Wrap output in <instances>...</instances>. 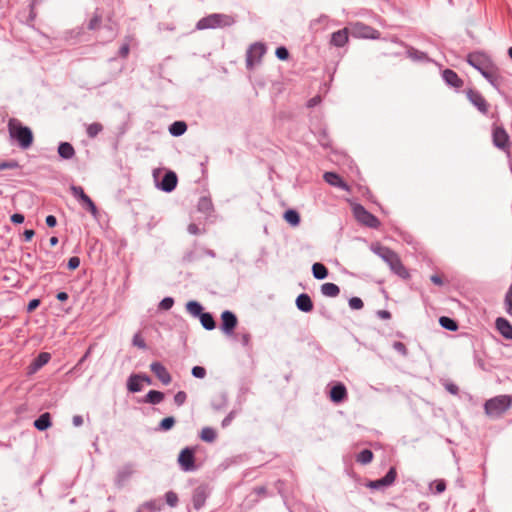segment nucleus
<instances>
[{"label": "nucleus", "mask_w": 512, "mask_h": 512, "mask_svg": "<svg viewBox=\"0 0 512 512\" xmlns=\"http://www.w3.org/2000/svg\"><path fill=\"white\" fill-rule=\"evenodd\" d=\"M393 348L403 356L407 355V348L404 343L399 341L394 342Z\"/></svg>", "instance_id": "603ef678"}, {"label": "nucleus", "mask_w": 512, "mask_h": 512, "mask_svg": "<svg viewBox=\"0 0 512 512\" xmlns=\"http://www.w3.org/2000/svg\"><path fill=\"white\" fill-rule=\"evenodd\" d=\"M443 79L445 82L455 88H460L463 86L462 79L451 69H445L443 71Z\"/></svg>", "instance_id": "4be33fe9"}, {"label": "nucleus", "mask_w": 512, "mask_h": 512, "mask_svg": "<svg viewBox=\"0 0 512 512\" xmlns=\"http://www.w3.org/2000/svg\"><path fill=\"white\" fill-rule=\"evenodd\" d=\"M496 328L506 339H512V325L505 318H497Z\"/></svg>", "instance_id": "aec40b11"}, {"label": "nucleus", "mask_w": 512, "mask_h": 512, "mask_svg": "<svg viewBox=\"0 0 512 512\" xmlns=\"http://www.w3.org/2000/svg\"><path fill=\"white\" fill-rule=\"evenodd\" d=\"M202 326L207 330H213L216 327L213 316L208 312H203L200 316Z\"/></svg>", "instance_id": "c756f323"}, {"label": "nucleus", "mask_w": 512, "mask_h": 512, "mask_svg": "<svg viewBox=\"0 0 512 512\" xmlns=\"http://www.w3.org/2000/svg\"><path fill=\"white\" fill-rule=\"evenodd\" d=\"M431 281L435 284V285H438V286H441L443 285V280H442V277L440 275H432L431 276Z\"/></svg>", "instance_id": "052dcab7"}, {"label": "nucleus", "mask_w": 512, "mask_h": 512, "mask_svg": "<svg viewBox=\"0 0 512 512\" xmlns=\"http://www.w3.org/2000/svg\"><path fill=\"white\" fill-rule=\"evenodd\" d=\"M186 309L191 315L195 317H199L203 313L202 306L196 301H189L186 305Z\"/></svg>", "instance_id": "f704fd0d"}, {"label": "nucleus", "mask_w": 512, "mask_h": 512, "mask_svg": "<svg viewBox=\"0 0 512 512\" xmlns=\"http://www.w3.org/2000/svg\"><path fill=\"white\" fill-rule=\"evenodd\" d=\"M512 405V398L508 395H499L485 402L484 409L491 418L501 417Z\"/></svg>", "instance_id": "20e7f679"}, {"label": "nucleus", "mask_w": 512, "mask_h": 512, "mask_svg": "<svg viewBox=\"0 0 512 512\" xmlns=\"http://www.w3.org/2000/svg\"><path fill=\"white\" fill-rule=\"evenodd\" d=\"M166 502L169 506L174 507L178 502V496L176 493L169 491L165 495Z\"/></svg>", "instance_id": "37998d69"}, {"label": "nucleus", "mask_w": 512, "mask_h": 512, "mask_svg": "<svg viewBox=\"0 0 512 512\" xmlns=\"http://www.w3.org/2000/svg\"><path fill=\"white\" fill-rule=\"evenodd\" d=\"M34 235H35V232L32 229L25 230L23 233L25 241H30Z\"/></svg>", "instance_id": "680f3d73"}, {"label": "nucleus", "mask_w": 512, "mask_h": 512, "mask_svg": "<svg viewBox=\"0 0 512 512\" xmlns=\"http://www.w3.org/2000/svg\"><path fill=\"white\" fill-rule=\"evenodd\" d=\"M8 131L10 137L15 139L23 149H27L32 145L34 138L31 129L23 126L18 119H9Z\"/></svg>", "instance_id": "f03ea898"}, {"label": "nucleus", "mask_w": 512, "mask_h": 512, "mask_svg": "<svg viewBox=\"0 0 512 512\" xmlns=\"http://www.w3.org/2000/svg\"><path fill=\"white\" fill-rule=\"evenodd\" d=\"M187 399V395L184 391H179L175 396H174V402L178 405V406H181L182 404H184V402L186 401Z\"/></svg>", "instance_id": "09e8293b"}, {"label": "nucleus", "mask_w": 512, "mask_h": 512, "mask_svg": "<svg viewBox=\"0 0 512 512\" xmlns=\"http://www.w3.org/2000/svg\"><path fill=\"white\" fill-rule=\"evenodd\" d=\"M313 276L316 279H324L328 275L327 268L321 263H314L312 266Z\"/></svg>", "instance_id": "2f4dec72"}, {"label": "nucleus", "mask_w": 512, "mask_h": 512, "mask_svg": "<svg viewBox=\"0 0 512 512\" xmlns=\"http://www.w3.org/2000/svg\"><path fill=\"white\" fill-rule=\"evenodd\" d=\"M323 178L328 184L332 186L341 188L346 191L350 190L349 186L342 180V178L334 172H326L323 175Z\"/></svg>", "instance_id": "6ab92c4d"}, {"label": "nucleus", "mask_w": 512, "mask_h": 512, "mask_svg": "<svg viewBox=\"0 0 512 512\" xmlns=\"http://www.w3.org/2000/svg\"><path fill=\"white\" fill-rule=\"evenodd\" d=\"M296 306L303 312H311L313 310V302L308 294H300L296 299Z\"/></svg>", "instance_id": "b1692460"}, {"label": "nucleus", "mask_w": 512, "mask_h": 512, "mask_svg": "<svg viewBox=\"0 0 512 512\" xmlns=\"http://www.w3.org/2000/svg\"><path fill=\"white\" fill-rule=\"evenodd\" d=\"M238 323L237 317L231 311H224L221 314V330L226 335H231Z\"/></svg>", "instance_id": "f8f14e48"}, {"label": "nucleus", "mask_w": 512, "mask_h": 512, "mask_svg": "<svg viewBox=\"0 0 512 512\" xmlns=\"http://www.w3.org/2000/svg\"><path fill=\"white\" fill-rule=\"evenodd\" d=\"M265 53V46L261 43H255L251 45L247 52L246 62L249 68H252L254 64L260 62L261 58Z\"/></svg>", "instance_id": "9b49d317"}, {"label": "nucleus", "mask_w": 512, "mask_h": 512, "mask_svg": "<svg viewBox=\"0 0 512 512\" xmlns=\"http://www.w3.org/2000/svg\"><path fill=\"white\" fill-rule=\"evenodd\" d=\"M349 39V30L348 28H343L334 32L331 36L330 43L336 47H343Z\"/></svg>", "instance_id": "a211bd4d"}, {"label": "nucleus", "mask_w": 512, "mask_h": 512, "mask_svg": "<svg viewBox=\"0 0 512 512\" xmlns=\"http://www.w3.org/2000/svg\"><path fill=\"white\" fill-rule=\"evenodd\" d=\"M19 167V164L17 161H8V162H0V170L5 169H16Z\"/></svg>", "instance_id": "de8ad7c7"}, {"label": "nucleus", "mask_w": 512, "mask_h": 512, "mask_svg": "<svg viewBox=\"0 0 512 512\" xmlns=\"http://www.w3.org/2000/svg\"><path fill=\"white\" fill-rule=\"evenodd\" d=\"M363 305H364L363 301L358 297H353L349 300V306L352 309L359 310V309L363 308Z\"/></svg>", "instance_id": "a18cd8bd"}, {"label": "nucleus", "mask_w": 512, "mask_h": 512, "mask_svg": "<svg viewBox=\"0 0 512 512\" xmlns=\"http://www.w3.org/2000/svg\"><path fill=\"white\" fill-rule=\"evenodd\" d=\"M133 38L132 37H128L127 38V41L122 45V47L120 48L119 50V55L123 58H126L129 54V51H130V47H129V42L132 41Z\"/></svg>", "instance_id": "c03bdc74"}, {"label": "nucleus", "mask_w": 512, "mask_h": 512, "mask_svg": "<svg viewBox=\"0 0 512 512\" xmlns=\"http://www.w3.org/2000/svg\"><path fill=\"white\" fill-rule=\"evenodd\" d=\"M150 369L164 385H168L171 382L172 378L170 373L160 362L151 363Z\"/></svg>", "instance_id": "2eb2a0df"}, {"label": "nucleus", "mask_w": 512, "mask_h": 512, "mask_svg": "<svg viewBox=\"0 0 512 512\" xmlns=\"http://www.w3.org/2000/svg\"><path fill=\"white\" fill-rule=\"evenodd\" d=\"M321 292L327 297H336L339 295L340 289L336 284L327 282L321 286Z\"/></svg>", "instance_id": "cd10ccee"}, {"label": "nucleus", "mask_w": 512, "mask_h": 512, "mask_svg": "<svg viewBox=\"0 0 512 512\" xmlns=\"http://www.w3.org/2000/svg\"><path fill=\"white\" fill-rule=\"evenodd\" d=\"M353 214L356 220L370 228H378L380 221L370 212H368L362 205L353 206Z\"/></svg>", "instance_id": "423d86ee"}, {"label": "nucleus", "mask_w": 512, "mask_h": 512, "mask_svg": "<svg viewBox=\"0 0 512 512\" xmlns=\"http://www.w3.org/2000/svg\"><path fill=\"white\" fill-rule=\"evenodd\" d=\"M234 23V18L225 14H211L202 18L197 23V28L200 30L209 28H222L230 26Z\"/></svg>", "instance_id": "39448f33"}, {"label": "nucleus", "mask_w": 512, "mask_h": 512, "mask_svg": "<svg viewBox=\"0 0 512 512\" xmlns=\"http://www.w3.org/2000/svg\"><path fill=\"white\" fill-rule=\"evenodd\" d=\"M141 375H132L128 381V389L131 392L141 391L142 386L140 384Z\"/></svg>", "instance_id": "72a5a7b5"}, {"label": "nucleus", "mask_w": 512, "mask_h": 512, "mask_svg": "<svg viewBox=\"0 0 512 512\" xmlns=\"http://www.w3.org/2000/svg\"><path fill=\"white\" fill-rule=\"evenodd\" d=\"M52 425L50 413H43L38 419L34 421V426L39 431H44Z\"/></svg>", "instance_id": "393cba45"}, {"label": "nucleus", "mask_w": 512, "mask_h": 512, "mask_svg": "<svg viewBox=\"0 0 512 512\" xmlns=\"http://www.w3.org/2000/svg\"><path fill=\"white\" fill-rule=\"evenodd\" d=\"M101 16L95 14L90 20H89V23H88V29L89 30H95V29H98L100 27V24H101Z\"/></svg>", "instance_id": "a19ab883"}, {"label": "nucleus", "mask_w": 512, "mask_h": 512, "mask_svg": "<svg viewBox=\"0 0 512 512\" xmlns=\"http://www.w3.org/2000/svg\"><path fill=\"white\" fill-rule=\"evenodd\" d=\"M45 221H46V224H47L49 227H54V226H56V224H57L56 217H55V216H53V215H48V216L46 217V220H45Z\"/></svg>", "instance_id": "bf43d9fd"}, {"label": "nucleus", "mask_w": 512, "mask_h": 512, "mask_svg": "<svg viewBox=\"0 0 512 512\" xmlns=\"http://www.w3.org/2000/svg\"><path fill=\"white\" fill-rule=\"evenodd\" d=\"M70 191L74 197H77L79 201L86 207V209L94 216L97 215V207L92 199L84 192L81 186H71Z\"/></svg>", "instance_id": "1a4fd4ad"}, {"label": "nucleus", "mask_w": 512, "mask_h": 512, "mask_svg": "<svg viewBox=\"0 0 512 512\" xmlns=\"http://www.w3.org/2000/svg\"><path fill=\"white\" fill-rule=\"evenodd\" d=\"M373 251L381 257L397 275L402 278L409 276L408 271L402 265L400 258L394 251L384 246H376Z\"/></svg>", "instance_id": "7ed1b4c3"}, {"label": "nucleus", "mask_w": 512, "mask_h": 512, "mask_svg": "<svg viewBox=\"0 0 512 512\" xmlns=\"http://www.w3.org/2000/svg\"><path fill=\"white\" fill-rule=\"evenodd\" d=\"M373 459V453L371 450L365 449L361 451L357 456V461L361 464H368Z\"/></svg>", "instance_id": "58836bf2"}, {"label": "nucleus", "mask_w": 512, "mask_h": 512, "mask_svg": "<svg viewBox=\"0 0 512 512\" xmlns=\"http://www.w3.org/2000/svg\"><path fill=\"white\" fill-rule=\"evenodd\" d=\"M200 438L205 442H213L216 438V432L214 429L209 427L203 428L200 434Z\"/></svg>", "instance_id": "4c0bfd02"}, {"label": "nucleus", "mask_w": 512, "mask_h": 512, "mask_svg": "<svg viewBox=\"0 0 512 512\" xmlns=\"http://www.w3.org/2000/svg\"><path fill=\"white\" fill-rule=\"evenodd\" d=\"M58 154L63 159H71L75 155V149L70 143L62 142L58 146Z\"/></svg>", "instance_id": "a878e982"}, {"label": "nucleus", "mask_w": 512, "mask_h": 512, "mask_svg": "<svg viewBox=\"0 0 512 512\" xmlns=\"http://www.w3.org/2000/svg\"><path fill=\"white\" fill-rule=\"evenodd\" d=\"M11 221L15 224H21L24 222V216L19 213H15L11 216Z\"/></svg>", "instance_id": "13d9d810"}, {"label": "nucleus", "mask_w": 512, "mask_h": 512, "mask_svg": "<svg viewBox=\"0 0 512 512\" xmlns=\"http://www.w3.org/2000/svg\"><path fill=\"white\" fill-rule=\"evenodd\" d=\"M396 477H397V471L394 467H391L390 470L388 471V473L385 475V477L375 480V481H371L368 484V487H370L372 489H378L383 486H390L394 483Z\"/></svg>", "instance_id": "4468645a"}, {"label": "nucleus", "mask_w": 512, "mask_h": 512, "mask_svg": "<svg viewBox=\"0 0 512 512\" xmlns=\"http://www.w3.org/2000/svg\"><path fill=\"white\" fill-rule=\"evenodd\" d=\"M51 358V355L47 352H42L40 353L37 358L34 359V361L31 363V369H32V372H35L37 371L38 369H40L42 366H44L45 364H47L49 362Z\"/></svg>", "instance_id": "bb28decb"}, {"label": "nucleus", "mask_w": 512, "mask_h": 512, "mask_svg": "<svg viewBox=\"0 0 512 512\" xmlns=\"http://www.w3.org/2000/svg\"><path fill=\"white\" fill-rule=\"evenodd\" d=\"M186 130H187V125L183 121H176L169 128V132L173 136H180V135L184 134Z\"/></svg>", "instance_id": "7c9ffc66"}, {"label": "nucleus", "mask_w": 512, "mask_h": 512, "mask_svg": "<svg viewBox=\"0 0 512 512\" xmlns=\"http://www.w3.org/2000/svg\"><path fill=\"white\" fill-rule=\"evenodd\" d=\"M40 305L39 299H33L28 303L27 311L30 313L34 311Z\"/></svg>", "instance_id": "4d7b16f0"}, {"label": "nucleus", "mask_w": 512, "mask_h": 512, "mask_svg": "<svg viewBox=\"0 0 512 512\" xmlns=\"http://www.w3.org/2000/svg\"><path fill=\"white\" fill-rule=\"evenodd\" d=\"M103 130V125L98 122L91 123L87 126L86 132L90 138H95Z\"/></svg>", "instance_id": "c9c22d12"}, {"label": "nucleus", "mask_w": 512, "mask_h": 512, "mask_svg": "<svg viewBox=\"0 0 512 512\" xmlns=\"http://www.w3.org/2000/svg\"><path fill=\"white\" fill-rule=\"evenodd\" d=\"M188 231L191 233V234H197L198 233V226L194 223L190 224L188 226Z\"/></svg>", "instance_id": "338daca9"}, {"label": "nucleus", "mask_w": 512, "mask_h": 512, "mask_svg": "<svg viewBox=\"0 0 512 512\" xmlns=\"http://www.w3.org/2000/svg\"><path fill=\"white\" fill-rule=\"evenodd\" d=\"M446 389H447L451 394H457V393H458V387H457L455 384H447V385H446Z\"/></svg>", "instance_id": "69168bd1"}, {"label": "nucleus", "mask_w": 512, "mask_h": 512, "mask_svg": "<svg viewBox=\"0 0 512 512\" xmlns=\"http://www.w3.org/2000/svg\"><path fill=\"white\" fill-rule=\"evenodd\" d=\"M275 53L280 60H287L289 57V52L285 47H278Z\"/></svg>", "instance_id": "8fccbe9b"}, {"label": "nucleus", "mask_w": 512, "mask_h": 512, "mask_svg": "<svg viewBox=\"0 0 512 512\" xmlns=\"http://www.w3.org/2000/svg\"><path fill=\"white\" fill-rule=\"evenodd\" d=\"M351 34L356 38H379V32L376 29L359 22L351 26Z\"/></svg>", "instance_id": "0eeeda50"}, {"label": "nucleus", "mask_w": 512, "mask_h": 512, "mask_svg": "<svg viewBox=\"0 0 512 512\" xmlns=\"http://www.w3.org/2000/svg\"><path fill=\"white\" fill-rule=\"evenodd\" d=\"M133 344L135 346H137L138 348H141V349H145L146 348L145 341H144V339L142 338V336L139 333L134 335V337H133Z\"/></svg>", "instance_id": "49530a36"}, {"label": "nucleus", "mask_w": 512, "mask_h": 512, "mask_svg": "<svg viewBox=\"0 0 512 512\" xmlns=\"http://www.w3.org/2000/svg\"><path fill=\"white\" fill-rule=\"evenodd\" d=\"M321 101V98L319 96H315L313 98H311L309 101H308V107H314L316 106L317 104H319Z\"/></svg>", "instance_id": "0e129e2a"}, {"label": "nucleus", "mask_w": 512, "mask_h": 512, "mask_svg": "<svg viewBox=\"0 0 512 512\" xmlns=\"http://www.w3.org/2000/svg\"><path fill=\"white\" fill-rule=\"evenodd\" d=\"M208 496L207 488L204 486L197 487L192 496V502L195 509H200L205 504L206 498Z\"/></svg>", "instance_id": "dca6fc26"}, {"label": "nucleus", "mask_w": 512, "mask_h": 512, "mask_svg": "<svg viewBox=\"0 0 512 512\" xmlns=\"http://www.w3.org/2000/svg\"><path fill=\"white\" fill-rule=\"evenodd\" d=\"M439 323L443 328L449 331H456L458 329L457 323L449 317L442 316L439 319Z\"/></svg>", "instance_id": "e433bc0d"}, {"label": "nucleus", "mask_w": 512, "mask_h": 512, "mask_svg": "<svg viewBox=\"0 0 512 512\" xmlns=\"http://www.w3.org/2000/svg\"><path fill=\"white\" fill-rule=\"evenodd\" d=\"M467 97L469 99V101L478 108V110L482 113H487L488 112V103L486 101V99L478 92V91H475V90H469L467 92Z\"/></svg>", "instance_id": "ddd939ff"}, {"label": "nucleus", "mask_w": 512, "mask_h": 512, "mask_svg": "<svg viewBox=\"0 0 512 512\" xmlns=\"http://www.w3.org/2000/svg\"><path fill=\"white\" fill-rule=\"evenodd\" d=\"M347 397V390L343 384H337L330 391V399L335 403L342 402Z\"/></svg>", "instance_id": "5701e85b"}, {"label": "nucleus", "mask_w": 512, "mask_h": 512, "mask_svg": "<svg viewBox=\"0 0 512 512\" xmlns=\"http://www.w3.org/2000/svg\"><path fill=\"white\" fill-rule=\"evenodd\" d=\"M174 304V301L172 298H164L161 302H160V308L164 309V310H169Z\"/></svg>", "instance_id": "864d4df0"}, {"label": "nucleus", "mask_w": 512, "mask_h": 512, "mask_svg": "<svg viewBox=\"0 0 512 512\" xmlns=\"http://www.w3.org/2000/svg\"><path fill=\"white\" fill-rule=\"evenodd\" d=\"M79 265H80V259H79L78 257H76V256L71 257V258L69 259V261H68V268H69L70 270H75V269H77V268L79 267Z\"/></svg>", "instance_id": "6e6d98bb"}, {"label": "nucleus", "mask_w": 512, "mask_h": 512, "mask_svg": "<svg viewBox=\"0 0 512 512\" xmlns=\"http://www.w3.org/2000/svg\"><path fill=\"white\" fill-rule=\"evenodd\" d=\"M505 305L507 313L512 316V285L509 287L505 296Z\"/></svg>", "instance_id": "ea45409f"}, {"label": "nucleus", "mask_w": 512, "mask_h": 512, "mask_svg": "<svg viewBox=\"0 0 512 512\" xmlns=\"http://www.w3.org/2000/svg\"><path fill=\"white\" fill-rule=\"evenodd\" d=\"M177 182V175L174 172L169 171L164 175L160 188L165 192H171L175 189Z\"/></svg>", "instance_id": "f3484780"}, {"label": "nucleus", "mask_w": 512, "mask_h": 512, "mask_svg": "<svg viewBox=\"0 0 512 512\" xmlns=\"http://www.w3.org/2000/svg\"><path fill=\"white\" fill-rule=\"evenodd\" d=\"M377 315L381 318V319H390L391 318V314L389 311L387 310H379L377 312Z\"/></svg>", "instance_id": "e2e57ef3"}, {"label": "nucleus", "mask_w": 512, "mask_h": 512, "mask_svg": "<svg viewBox=\"0 0 512 512\" xmlns=\"http://www.w3.org/2000/svg\"><path fill=\"white\" fill-rule=\"evenodd\" d=\"M56 297L59 301H66L68 299V294L66 292H59Z\"/></svg>", "instance_id": "774afa93"}, {"label": "nucleus", "mask_w": 512, "mask_h": 512, "mask_svg": "<svg viewBox=\"0 0 512 512\" xmlns=\"http://www.w3.org/2000/svg\"><path fill=\"white\" fill-rule=\"evenodd\" d=\"M134 473V467L132 464L123 465L118 471L116 475V482L119 485H122L126 480H128Z\"/></svg>", "instance_id": "412c9836"}, {"label": "nucleus", "mask_w": 512, "mask_h": 512, "mask_svg": "<svg viewBox=\"0 0 512 512\" xmlns=\"http://www.w3.org/2000/svg\"><path fill=\"white\" fill-rule=\"evenodd\" d=\"M434 485H435V493H437V494L444 492L446 489V484H445L444 480H436L434 482Z\"/></svg>", "instance_id": "5fc2aeb1"}, {"label": "nucleus", "mask_w": 512, "mask_h": 512, "mask_svg": "<svg viewBox=\"0 0 512 512\" xmlns=\"http://www.w3.org/2000/svg\"><path fill=\"white\" fill-rule=\"evenodd\" d=\"M284 220L292 226H298L300 223V215L296 210L289 209L283 215Z\"/></svg>", "instance_id": "c85d7f7f"}, {"label": "nucleus", "mask_w": 512, "mask_h": 512, "mask_svg": "<svg viewBox=\"0 0 512 512\" xmlns=\"http://www.w3.org/2000/svg\"><path fill=\"white\" fill-rule=\"evenodd\" d=\"M192 374L197 378H204L206 375V370L201 366H195L192 369Z\"/></svg>", "instance_id": "3c124183"}, {"label": "nucleus", "mask_w": 512, "mask_h": 512, "mask_svg": "<svg viewBox=\"0 0 512 512\" xmlns=\"http://www.w3.org/2000/svg\"><path fill=\"white\" fill-rule=\"evenodd\" d=\"M493 143L496 147L502 150H507L510 147L509 135L506 130L497 125H493L492 129Z\"/></svg>", "instance_id": "9d476101"}, {"label": "nucleus", "mask_w": 512, "mask_h": 512, "mask_svg": "<svg viewBox=\"0 0 512 512\" xmlns=\"http://www.w3.org/2000/svg\"><path fill=\"white\" fill-rule=\"evenodd\" d=\"M175 424V419L173 417H166L162 419L160 422V427L163 430H169L171 429Z\"/></svg>", "instance_id": "79ce46f5"}, {"label": "nucleus", "mask_w": 512, "mask_h": 512, "mask_svg": "<svg viewBox=\"0 0 512 512\" xmlns=\"http://www.w3.org/2000/svg\"><path fill=\"white\" fill-rule=\"evenodd\" d=\"M164 399V394L160 391L151 390L146 395V402L158 404Z\"/></svg>", "instance_id": "473e14b6"}, {"label": "nucleus", "mask_w": 512, "mask_h": 512, "mask_svg": "<svg viewBox=\"0 0 512 512\" xmlns=\"http://www.w3.org/2000/svg\"><path fill=\"white\" fill-rule=\"evenodd\" d=\"M178 463L184 471H193L195 470V450L190 447H186L181 450Z\"/></svg>", "instance_id": "6e6552de"}, {"label": "nucleus", "mask_w": 512, "mask_h": 512, "mask_svg": "<svg viewBox=\"0 0 512 512\" xmlns=\"http://www.w3.org/2000/svg\"><path fill=\"white\" fill-rule=\"evenodd\" d=\"M467 62L480 71V73L495 87L501 82L499 69L495 66L489 56L484 53L475 52L467 56Z\"/></svg>", "instance_id": "f257e3e1"}]
</instances>
